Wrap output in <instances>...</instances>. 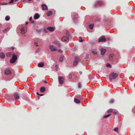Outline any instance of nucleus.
Returning <instances> with one entry per match:
<instances>
[{
	"instance_id": "nucleus-4",
	"label": "nucleus",
	"mask_w": 135,
	"mask_h": 135,
	"mask_svg": "<svg viewBox=\"0 0 135 135\" xmlns=\"http://www.w3.org/2000/svg\"><path fill=\"white\" fill-rule=\"evenodd\" d=\"M49 48L52 52L56 51L57 50L56 47L52 45H50Z\"/></svg>"
},
{
	"instance_id": "nucleus-38",
	"label": "nucleus",
	"mask_w": 135,
	"mask_h": 135,
	"mask_svg": "<svg viewBox=\"0 0 135 135\" xmlns=\"http://www.w3.org/2000/svg\"><path fill=\"white\" fill-rule=\"evenodd\" d=\"M58 52H60L61 53H62V50H58Z\"/></svg>"
},
{
	"instance_id": "nucleus-11",
	"label": "nucleus",
	"mask_w": 135,
	"mask_h": 135,
	"mask_svg": "<svg viewBox=\"0 0 135 135\" xmlns=\"http://www.w3.org/2000/svg\"><path fill=\"white\" fill-rule=\"evenodd\" d=\"M47 29L51 32H52L54 30V28L53 27H49L47 28Z\"/></svg>"
},
{
	"instance_id": "nucleus-3",
	"label": "nucleus",
	"mask_w": 135,
	"mask_h": 135,
	"mask_svg": "<svg viewBox=\"0 0 135 135\" xmlns=\"http://www.w3.org/2000/svg\"><path fill=\"white\" fill-rule=\"evenodd\" d=\"M17 56L15 55H14L12 59L10 60V62L11 63H13L17 60Z\"/></svg>"
},
{
	"instance_id": "nucleus-40",
	"label": "nucleus",
	"mask_w": 135,
	"mask_h": 135,
	"mask_svg": "<svg viewBox=\"0 0 135 135\" xmlns=\"http://www.w3.org/2000/svg\"><path fill=\"white\" fill-rule=\"evenodd\" d=\"M39 51V50L38 49L36 51H35V52L36 53L38 52Z\"/></svg>"
},
{
	"instance_id": "nucleus-45",
	"label": "nucleus",
	"mask_w": 135,
	"mask_h": 135,
	"mask_svg": "<svg viewBox=\"0 0 135 135\" xmlns=\"http://www.w3.org/2000/svg\"><path fill=\"white\" fill-rule=\"evenodd\" d=\"M37 94L38 95H39V96L40 94L38 93H37Z\"/></svg>"
},
{
	"instance_id": "nucleus-31",
	"label": "nucleus",
	"mask_w": 135,
	"mask_h": 135,
	"mask_svg": "<svg viewBox=\"0 0 135 135\" xmlns=\"http://www.w3.org/2000/svg\"><path fill=\"white\" fill-rule=\"evenodd\" d=\"M89 27L91 29H92L93 27V24H91L90 25Z\"/></svg>"
},
{
	"instance_id": "nucleus-44",
	"label": "nucleus",
	"mask_w": 135,
	"mask_h": 135,
	"mask_svg": "<svg viewBox=\"0 0 135 135\" xmlns=\"http://www.w3.org/2000/svg\"><path fill=\"white\" fill-rule=\"evenodd\" d=\"M45 83H48V82L47 81H44Z\"/></svg>"
},
{
	"instance_id": "nucleus-30",
	"label": "nucleus",
	"mask_w": 135,
	"mask_h": 135,
	"mask_svg": "<svg viewBox=\"0 0 135 135\" xmlns=\"http://www.w3.org/2000/svg\"><path fill=\"white\" fill-rule=\"evenodd\" d=\"M106 66L107 67H112L110 64L109 63H107L106 64Z\"/></svg>"
},
{
	"instance_id": "nucleus-47",
	"label": "nucleus",
	"mask_w": 135,
	"mask_h": 135,
	"mask_svg": "<svg viewBox=\"0 0 135 135\" xmlns=\"http://www.w3.org/2000/svg\"><path fill=\"white\" fill-rule=\"evenodd\" d=\"M80 74H82V72H80Z\"/></svg>"
},
{
	"instance_id": "nucleus-21",
	"label": "nucleus",
	"mask_w": 135,
	"mask_h": 135,
	"mask_svg": "<svg viewBox=\"0 0 135 135\" xmlns=\"http://www.w3.org/2000/svg\"><path fill=\"white\" fill-rule=\"evenodd\" d=\"M10 28L9 27H7V28L3 31V32L4 33H6V32L10 30Z\"/></svg>"
},
{
	"instance_id": "nucleus-46",
	"label": "nucleus",
	"mask_w": 135,
	"mask_h": 135,
	"mask_svg": "<svg viewBox=\"0 0 135 135\" xmlns=\"http://www.w3.org/2000/svg\"><path fill=\"white\" fill-rule=\"evenodd\" d=\"M43 95H44V94H40V95H39V96H43Z\"/></svg>"
},
{
	"instance_id": "nucleus-16",
	"label": "nucleus",
	"mask_w": 135,
	"mask_h": 135,
	"mask_svg": "<svg viewBox=\"0 0 135 135\" xmlns=\"http://www.w3.org/2000/svg\"><path fill=\"white\" fill-rule=\"evenodd\" d=\"M11 73V72L8 69H7L5 71V74L6 75H9Z\"/></svg>"
},
{
	"instance_id": "nucleus-14",
	"label": "nucleus",
	"mask_w": 135,
	"mask_h": 135,
	"mask_svg": "<svg viewBox=\"0 0 135 135\" xmlns=\"http://www.w3.org/2000/svg\"><path fill=\"white\" fill-rule=\"evenodd\" d=\"M42 8L43 10H47L48 9L47 7L46 4H43L42 5Z\"/></svg>"
},
{
	"instance_id": "nucleus-39",
	"label": "nucleus",
	"mask_w": 135,
	"mask_h": 135,
	"mask_svg": "<svg viewBox=\"0 0 135 135\" xmlns=\"http://www.w3.org/2000/svg\"><path fill=\"white\" fill-rule=\"evenodd\" d=\"M32 17H30L29 19L30 21H31V20H32Z\"/></svg>"
},
{
	"instance_id": "nucleus-42",
	"label": "nucleus",
	"mask_w": 135,
	"mask_h": 135,
	"mask_svg": "<svg viewBox=\"0 0 135 135\" xmlns=\"http://www.w3.org/2000/svg\"><path fill=\"white\" fill-rule=\"evenodd\" d=\"M28 22H26L25 23V24L26 25H27V24H28Z\"/></svg>"
},
{
	"instance_id": "nucleus-19",
	"label": "nucleus",
	"mask_w": 135,
	"mask_h": 135,
	"mask_svg": "<svg viewBox=\"0 0 135 135\" xmlns=\"http://www.w3.org/2000/svg\"><path fill=\"white\" fill-rule=\"evenodd\" d=\"M113 54H111L110 55L109 57V59L111 61H112L113 59Z\"/></svg>"
},
{
	"instance_id": "nucleus-22",
	"label": "nucleus",
	"mask_w": 135,
	"mask_h": 135,
	"mask_svg": "<svg viewBox=\"0 0 135 135\" xmlns=\"http://www.w3.org/2000/svg\"><path fill=\"white\" fill-rule=\"evenodd\" d=\"M74 101L75 102L77 103H79L80 102V100L76 98H75L74 99Z\"/></svg>"
},
{
	"instance_id": "nucleus-41",
	"label": "nucleus",
	"mask_w": 135,
	"mask_h": 135,
	"mask_svg": "<svg viewBox=\"0 0 135 135\" xmlns=\"http://www.w3.org/2000/svg\"><path fill=\"white\" fill-rule=\"evenodd\" d=\"M26 1V0H22L21 1V2H23L25 1Z\"/></svg>"
},
{
	"instance_id": "nucleus-35",
	"label": "nucleus",
	"mask_w": 135,
	"mask_h": 135,
	"mask_svg": "<svg viewBox=\"0 0 135 135\" xmlns=\"http://www.w3.org/2000/svg\"><path fill=\"white\" fill-rule=\"evenodd\" d=\"M114 102V100L113 99H111L110 101V103H113Z\"/></svg>"
},
{
	"instance_id": "nucleus-7",
	"label": "nucleus",
	"mask_w": 135,
	"mask_h": 135,
	"mask_svg": "<svg viewBox=\"0 0 135 135\" xmlns=\"http://www.w3.org/2000/svg\"><path fill=\"white\" fill-rule=\"evenodd\" d=\"M59 81L60 84H62L63 83L64 80V77L61 76L59 77Z\"/></svg>"
},
{
	"instance_id": "nucleus-37",
	"label": "nucleus",
	"mask_w": 135,
	"mask_h": 135,
	"mask_svg": "<svg viewBox=\"0 0 135 135\" xmlns=\"http://www.w3.org/2000/svg\"><path fill=\"white\" fill-rule=\"evenodd\" d=\"M37 43L36 42H35L34 43V44L35 45H36V46H38V45H37Z\"/></svg>"
},
{
	"instance_id": "nucleus-33",
	"label": "nucleus",
	"mask_w": 135,
	"mask_h": 135,
	"mask_svg": "<svg viewBox=\"0 0 135 135\" xmlns=\"http://www.w3.org/2000/svg\"><path fill=\"white\" fill-rule=\"evenodd\" d=\"M81 87V84L80 83H78V88H80Z\"/></svg>"
},
{
	"instance_id": "nucleus-49",
	"label": "nucleus",
	"mask_w": 135,
	"mask_h": 135,
	"mask_svg": "<svg viewBox=\"0 0 135 135\" xmlns=\"http://www.w3.org/2000/svg\"><path fill=\"white\" fill-rule=\"evenodd\" d=\"M57 67V65H56V67Z\"/></svg>"
},
{
	"instance_id": "nucleus-28",
	"label": "nucleus",
	"mask_w": 135,
	"mask_h": 135,
	"mask_svg": "<svg viewBox=\"0 0 135 135\" xmlns=\"http://www.w3.org/2000/svg\"><path fill=\"white\" fill-rule=\"evenodd\" d=\"M113 111V110L112 109H110L108 110L107 111V113H110L111 112H112Z\"/></svg>"
},
{
	"instance_id": "nucleus-34",
	"label": "nucleus",
	"mask_w": 135,
	"mask_h": 135,
	"mask_svg": "<svg viewBox=\"0 0 135 135\" xmlns=\"http://www.w3.org/2000/svg\"><path fill=\"white\" fill-rule=\"evenodd\" d=\"M69 78L70 79H72V76L71 74H70L69 76Z\"/></svg>"
},
{
	"instance_id": "nucleus-9",
	"label": "nucleus",
	"mask_w": 135,
	"mask_h": 135,
	"mask_svg": "<svg viewBox=\"0 0 135 135\" xmlns=\"http://www.w3.org/2000/svg\"><path fill=\"white\" fill-rule=\"evenodd\" d=\"M61 40L63 41L68 42L69 41V39L68 37L64 36L62 37Z\"/></svg>"
},
{
	"instance_id": "nucleus-24",
	"label": "nucleus",
	"mask_w": 135,
	"mask_h": 135,
	"mask_svg": "<svg viewBox=\"0 0 135 135\" xmlns=\"http://www.w3.org/2000/svg\"><path fill=\"white\" fill-rule=\"evenodd\" d=\"M92 52L95 55L97 54V50L95 49H93L92 50Z\"/></svg>"
},
{
	"instance_id": "nucleus-17",
	"label": "nucleus",
	"mask_w": 135,
	"mask_h": 135,
	"mask_svg": "<svg viewBox=\"0 0 135 135\" xmlns=\"http://www.w3.org/2000/svg\"><path fill=\"white\" fill-rule=\"evenodd\" d=\"M44 66V64L43 62H40L38 65V66L39 67H42Z\"/></svg>"
},
{
	"instance_id": "nucleus-36",
	"label": "nucleus",
	"mask_w": 135,
	"mask_h": 135,
	"mask_svg": "<svg viewBox=\"0 0 135 135\" xmlns=\"http://www.w3.org/2000/svg\"><path fill=\"white\" fill-rule=\"evenodd\" d=\"M55 44H58L59 45H60V44L59 43V42H58V41H56L55 42Z\"/></svg>"
},
{
	"instance_id": "nucleus-5",
	"label": "nucleus",
	"mask_w": 135,
	"mask_h": 135,
	"mask_svg": "<svg viewBox=\"0 0 135 135\" xmlns=\"http://www.w3.org/2000/svg\"><path fill=\"white\" fill-rule=\"evenodd\" d=\"M21 34H24L27 32V28L25 27H24L21 29Z\"/></svg>"
},
{
	"instance_id": "nucleus-20",
	"label": "nucleus",
	"mask_w": 135,
	"mask_h": 135,
	"mask_svg": "<svg viewBox=\"0 0 135 135\" xmlns=\"http://www.w3.org/2000/svg\"><path fill=\"white\" fill-rule=\"evenodd\" d=\"M45 90V88L44 87H41L40 89V90L41 92H44Z\"/></svg>"
},
{
	"instance_id": "nucleus-10",
	"label": "nucleus",
	"mask_w": 135,
	"mask_h": 135,
	"mask_svg": "<svg viewBox=\"0 0 135 135\" xmlns=\"http://www.w3.org/2000/svg\"><path fill=\"white\" fill-rule=\"evenodd\" d=\"M15 55L13 52H11L7 53L6 54V55L7 57H9L11 56H13Z\"/></svg>"
},
{
	"instance_id": "nucleus-26",
	"label": "nucleus",
	"mask_w": 135,
	"mask_h": 135,
	"mask_svg": "<svg viewBox=\"0 0 135 135\" xmlns=\"http://www.w3.org/2000/svg\"><path fill=\"white\" fill-rule=\"evenodd\" d=\"M111 115V114H108L106 115H105L103 117L104 118H107L109 117V116H110Z\"/></svg>"
},
{
	"instance_id": "nucleus-27",
	"label": "nucleus",
	"mask_w": 135,
	"mask_h": 135,
	"mask_svg": "<svg viewBox=\"0 0 135 135\" xmlns=\"http://www.w3.org/2000/svg\"><path fill=\"white\" fill-rule=\"evenodd\" d=\"M118 127H116L114 129V130L117 133H118Z\"/></svg>"
},
{
	"instance_id": "nucleus-1",
	"label": "nucleus",
	"mask_w": 135,
	"mask_h": 135,
	"mask_svg": "<svg viewBox=\"0 0 135 135\" xmlns=\"http://www.w3.org/2000/svg\"><path fill=\"white\" fill-rule=\"evenodd\" d=\"M118 75L117 73L112 72L109 75V78L111 79H115L117 77Z\"/></svg>"
},
{
	"instance_id": "nucleus-18",
	"label": "nucleus",
	"mask_w": 135,
	"mask_h": 135,
	"mask_svg": "<svg viewBox=\"0 0 135 135\" xmlns=\"http://www.w3.org/2000/svg\"><path fill=\"white\" fill-rule=\"evenodd\" d=\"M39 17L40 16L38 14L36 13L34 16V18L35 19H37L39 18Z\"/></svg>"
},
{
	"instance_id": "nucleus-13",
	"label": "nucleus",
	"mask_w": 135,
	"mask_h": 135,
	"mask_svg": "<svg viewBox=\"0 0 135 135\" xmlns=\"http://www.w3.org/2000/svg\"><path fill=\"white\" fill-rule=\"evenodd\" d=\"M14 97L16 99L18 100L19 98V96L17 93H16L14 94Z\"/></svg>"
},
{
	"instance_id": "nucleus-25",
	"label": "nucleus",
	"mask_w": 135,
	"mask_h": 135,
	"mask_svg": "<svg viewBox=\"0 0 135 135\" xmlns=\"http://www.w3.org/2000/svg\"><path fill=\"white\" fill-rule=\"evenodd\" d=\"M64 57L63 56H61L59 59V61H62L64 59Z\"/></svg>"
},
{
	"instance_id": "nucleus-23",
	"label": "nucleus",
	"mask_w": 135,
	"mask_h": 135,
	"mask_svg": "<svg viewBox=\"0 0 135 135\" xmlns=\"http://www.w3.org/2000/svg\"><path fill=\"white\" fill-rule=\"evenodd\" d=\"M52 12L51 11H49L47 12V15L48 16H50L52 15Z\"/></svg>"
},
{
	"instance_id": "nucleus-29",
	"label": "nucleus",
	"mask_w": 135,
	"mask_h": 135,
	"mask_svg": "<svg viewBox=\"0 0 135 135\" xmlns=\"http://www.w3.org/2000/svg\"><path fill=\"white\" fill-rule=\"evenodd\" d=\"M10 18L8 16H7L5 18V20L6 21H8L9 20Z\"/></svg>"
},
{
	"instance_id": "nucleus-2",
	"label": "nucleus",
	"mask_w": 135,
	"mask_h": 135,
	"mask_svg": "<svg viewBox=\"0 0 135 135\" xmlns=\"http://www.w3.org/2000/svg\"><path fill=\"white\" fill-rule=\"evenodd\" d=\"M104 4L103 2L101 1H97L94 5V8L97 7L98 6H101Z\"/></svg>"
},
{
	"instance_id": "nucleus-48",
	"label": "nucleus",
	"mask_w": 135,
	"mask_h": 135,
	"mask_svg": "<svg viewBox=\"0 0 135 135\" xmlns=\"http://www.w3.org/2000/svg\"><path fill=\"white\" fill-rule=\"evenodd\" d=\"M45 32L46 33H47V32L46 30H45Z\"/></svg>"
},
{
	"instance_id": "nucleus-15",
	"label": "nucleus",
	"mask_w": 135,
	"mask_h": 135,
	"mask_svg": "<svg viewBox=\"0 0 135 135\" xmlns=\"http://www.w3.org/2000/svg\"><path fill=\"white\" fill-rule=\"evenodd\" d=\"M5 57L4 54L3 52H1L0 53V57L2 59H3Z\"/></svg>"
},
{
	"instance_id": "nucleus-12",
	"label": "nucleus",
	"mask_w": 135,
	"mask_h": 135,
	"mask_svg": "<svg viewBox=\"0 0 135 135\" xmlns=\"http://www.w3.org/2000/svg\"><path fill=\"white\" fill-rule=\"evenodd\" d=\"M101 54L102 55H103L105 52L106 51V50L105 49H101Z\"/></svg>"
},
{
	"instance_id": "nucleus-6",
	"label": "nucleus",
	"mask_w": 135,
	"mask_h": 135,
	"mask_svg": "<svg viewBox=\"0 0 135 135\" xmlns=\"http://www.w3.org/2000/svg\"><path fill=\"white\" fill-rule=\"evenodd\" d=\"M106 41V39L105 37L104 36H102L99 38L98 40V41L100 42H105Z\"/></svg>"
},
{
	"instance_id": "nucleus-8",
	"label": "nucleus",
	"mask_w": 135,
	"mask_h": 135,
	"mask_svg": "<svg viewBox=\"0 0 135 135\" xmlns=\"http://www.w3.org/2000/svg\"><path fill=\"white\" fill-rule=\"evenodd\" d=\"M79 60V59L78 57H76L75 59L74 62L73 63V65L75 66L78 64Z\"/></svg>"
},
{
	"instance_id": "nucleus-32",
	"label": "nucleus",
	"mask_w": 135,
	"mask_h": 135,
	"mask_svg": "<svg viewBox=\"0 0 135 135\" xmlns=\"http://www.w3.org/2000/svg\"><path fill=\"white\" fill-rule=\"evenodd\" d=\"M79 41L80 42H82L83 41V40L82 38L81 37H79Z\"/></svg>"
},
{
	"instance_id": "nucleus-43",
	"label": "nucleus",
	"mask_w": 135,
	"mask_h": 135,
	"mask_svg": "<svg viewBox=\"0 0 135 135\" xmlns=\"http://www.w3.org/2000/svg\"><path fill=\"white\" fill-rule=\"evenodd\" d=\"M31 22L32 23H34V21H31Z\"/></svg>"
},
{
	"instance_id": "nucleus-50",
	"label": "nucleus",
	"mask_w": 135,
	"mask_h": 135,
	"mask_svg": "<svg viewBox=\"0 0 135 135\" xmlns=\"http://www.w3.org/2000/svg\"><path fill=\"white\" fill-rule=\"evenodd\" d=\"M38 98H39V99H40V97H38Z\"/></svg>"
}]
</instances>
